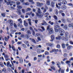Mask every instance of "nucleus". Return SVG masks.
I'll return each instance as SVG.
<instances>
[{
  "mask_svg": "<svg viewBox=\"0 0 73 73\" xmlns=\"http://www.w3.org/2000/svg\"><path fill=\"white\" fill-rule=\"evenodd\" d=\"M51 26L50 25H48L47 27V30H48V32L50 34H52L53 33V29L50 28Z\"/></svg>",
  "mask_w": 73,
  "mask_h": 73,
  "instance_id": "f257e3e1",
  "label": "nucleus"
},
{
  "mask_svg": "<svg viewBox=\"0 0 73 73\" xmlns=\"http://www.w3.org/2000/svg\"><path fill=\"white\" fill-rule=\"evenodd\" d=\"M59 30L60 33H65V31L62 29L59 28Z\"/></svg>",
  "mask_w": 73,
  "mask_h": 73,
  "instance_id": "f03ea898",
  "label": "nucleus"
},
{
  "mask_svg": "<svg viewBox=\"0 0 73 73\" xmlns=\"http://www.w3.org/2000/svg\"><path fill=\"white\" fill-rule=\"evenodd\" d=\"M8 23L9 24H10V26H13V21H12V20H9L8 21Z\"/></svg>",
  "mask_w": 73,
  "mask_h": 73,
  "instance_id": "7ed1b4c3",
  "label": "nucleus"
},
{
  "mask_svg": "<svg viewBox=\"0 0 73 73\" xmlns=\"http://www.w3.org/2000/svg\"><path fill=\"white\" fill-rule=\"evenodd\" d=\"M46 45H48L51 47L53 46H54V44L53 42L49 43H47L46 44Z\"/></svg>",
  "mask_w": 73,
  "mask_h": 73,
  "instance_id": "20e7f679",
  "label": "nucleus"
},
{
  "mask_svg": "<svg viewBox=\"0 0 73 73\" xmlns=\"http://www.w3.org/2000/svg\"><path fill=\"white\" fill-rule=\"evenodd\" d=\"M4 57L6 61H8V60H9V58H8V57H9V56L8 55H4Z\"/></svg>",
  "mask_w": 73,
  "mask_h": 73,
  "instance_id": "39448f33",
  "label": "nucleus"
},
{
  "mask_svg": "<svg viewBox=\"0 0 73 73\" xmlns=\"http://www.w3.org/2000/svg\"><path fill=\"white\" fill-rule=\"evenodd\" d=\"M51 40H50V41L51 42H53V40H54V38H55L54 36V35H52L51 36Z\"/></svg>",
  "mask_w": 73,
  "mask_h": 73,
  "instance_id": "423d86ee",
  "label": "nucleus"
},
{
  "mask_svg": "<svg viewBox=\"0 0 73 73\" xmlns=\"http://www.w3.org/2000/svg\"><path fill=\"white\" fill-rule=\"evenodd\" d=\"M25 43L26 45H27V46H29V42L28 41H25Z\"/></svg>",
  "mask_w": 73,
  "mask_h": 73,
  "instance_id": "0eeeda50",
  "label": "nucleus"
},
{
  "mask_svg": "<svg viewBox=\"0 0 73 73\" xmlns=\"http://www.w3.org/2000/svg\"><path fill=\"white\" fill-rule=\"evenodd\" d=\"M63 28L64 30H67L68 28V27L66 25H64V26L63 27Z\"/></svg>",
  "mask_w": 73,
  "mask_h": 73,
  "instance_id": "6e6552de",
  "label": "nucleus"
},
{
  "mask_svg": "<svg viewBox=\"0 0 73 73\" xmlns=\"http://www.w3.org/2000/svg\"><path fill=\"white\" fill-rule=\"evenodd\" d=\"M24 25H25V27H28V24L25 20L24 21Z\"/></svg>",
  "mask_w": 73,
  "mask_h": 73,
  "instance_id": "1a4fd4ad",
  "label": "nucleus"
},
{
  "mask_svg": "<svg viewBox=\"0 0 73 73\" xmlns=\"http://www.w3.org/2000/svg\"><path fill=\"white\" fill-rule=\"evenodd\" d=\"M19 60L20 63H21V64H23V60L22 58H20Z\"/></svg>",
  "mask_w": 73,
  "mask_h": 73,
  "instance_id": "9d476101",
  "label": "nucleus"
},
{
  "mask_svg": "<svg viewBox=\"0 0 73 73\" xmlns=\"http://www.w3.org/2000/svg\"><path fill=\"white\" fill-rule=\"evenodd\" d=\"M73 24L72 23H69L68 25V27L69 28H71L73 27Z\"/></svg>",
  "mask_w": 73,
  "mask_h": 73,
  "instance_id": "9b49d317",
  "label": "nucleus"
},
{
  "mask_svg": "<svg viewBox=\"0 0 73 73\" xmlns=\"http://www.w3.org/2000/svg\"><path fill=\"white\" fill-rule=\"evenodd\" d=\"M56 63L57 64V65L58 68H60V62H57Z\"/></svg>",
  "mask_w": 73,
  "mask_h": 73,
  "instance_id": "f8f14e48",
  "label": "nucleus"
},
{
  "mask_svg": "<svg viewBox=\"0 0 73 73\" xmlns=\"http://www.w3.org/2000/svg\"><path fill=\"white\" fill-rule=\"evenodd\" d=\"M73 47L72 46H70L67 47V49L68 50L71 49V48H73Z\"/></svg>",
  "mask_w": 73,
  "mask_h": 73,
  "instance_id": "ddd939ff",
  "label": "nucleus"
},
{
  "mask_svg": "<svg viewBox=\"0 0 73 73\" xmlns=\"http://www.w3.org/2000/svg\"><path fill=\"white\" fill-rule=\"evenodd\" d=\"M19 22L20 24H22V20L21 19H18L17 20Z\"/></svg>",
  "mask_w": 73,
  "mask_h": 73,
  "instance_id": "4468645a",
  "label": "nucleus"
},
{
  "mask_svg": "<svg viewBox=\"0 0 73 73\" xmlns=\"http://www.w3.org/2000/svg\"><path fill=\"white\" fill-rule=\"evenodd\" d=\"M61 8L62 9H66V7L65 5L62 6Z\"/></svg>",
  "mask_w": 73,
  "mask_h": 73,
  "instance_id": "2eb2a0df",
  "label": "nucleus"
},
{
  "mask_svg": "<svg viewBox=\"0 0 73 73\" xmlns=\"http://www.w3.org/2000/svg\"><path fill=\"white\" fill-rule=\"evenodd\" d=\"M52 7H54V4H55V3L53 1H52L51 3Z\"/></svg>",
  "mask_w": 73,
  "mask_h": 73,
  "instance_id": "dca6fc26",
  "label": "nucleus"
},
{
  "mask_svg": "<svg viewBox=\"0 0 73 73\" xmlns=\"http://www.w3.org/2000/svg\"><path fill=\"white\" fill-rule=\"evenodd\" d=\"M15 4V2L14 1H10V6H12V5H13V4Z\"/></svg>",
  "mask_w": 73,
  "mask_h": 73,
  "instance_id": "f3484780",
  "label": "nucleus"
},
{
  "mask_svg": "<svg viewBox=\"0 0 73 73\" xmlns=\"http://www.w3.org/2000/svg\"><path fill=\"white\" fill-rule=\"evenodd\" d=\"M62 4H64V5H65V4H67V2H66V1L65 0L63 1L62 2Z\"/></svg>",
  "mask_w": 73,
  "mask_h": 73,
  "instance_id": "a211bd4d",
  "label": "nucleus"
},
{
  "mask_svg": "<svg viewBox=\"0 0 73 73\" xmlns=\"http://www.w3.org/2000/svg\"><path fill=\"white\" fill-rule=\"evenodd\" d=\"M36 15L37 16H38V17H42V15L41 14H39L38 13H36Z\"/></svg>",
  "mask_w": 73,
  "mask_h": 73,
  "instance_id": "6ab92c4d",
  "label": "nucleus"
},
{
  "mask_svg": "<svg viewBox=\"0 0 73 73\" xmlns=\"http://www.w3.org/2000/svg\"><path fill=\"white\" fill-rule=\"evenodd\" d=\"M17 14L19 15H21V11L20 10H18L17 12Z\"/></svg>",
  "mask_w": 73,
  "mask_h": 73,
  "instance_id": "aec40b11",
  "label": "nucleus"
},
{
  "mask_svg": "<svg viewBox=\"0 0 73 73\" xmlns=\"http://www.w3.org/2000/svg\"><path fill=\"white\" fill-rule=\"evenodd\" d=\"M65 36H69V34L68 32H66L65 33Z\"/></svg>",
  "mask_w": 73,
  "mask_h": 73,
  "instance_id": "412c9836",
  "label": "nucleus"
},
{
  "mask_svg": "<svg viewBox=\"0 0 73 73\" xmlns=\"http://www.w3.org/2000/svg\"><path fill=\"white\" fill-rule=\"evenodd\" d=\"M55 13L56 15H58V10L57 9H56L55 10Z\"/></svg>",
  "mask_w": 73,
  "mask_h": 73,
  "instance_id": "4be33fe9",
  "label": "nucleus"
},
{
  "mask_svg": "<svg viewBox=\"0 0 73 73\" xmlns=\"http://www.w3.org/2000/svg\"><path fill=\"white\" fill-rule=\"evenodd\" d=\"M62 48H63V49H65V44L64 43H63L62 44Z\"/></svg>",
  "mask_w": 73,
  "mask_h": 73,
  "instance_id": "5701e85b",
  "label": "nucleus"
},
{
  "mask_svg": "<svg viewBox=\"0 0 73 73\" xmlns=\"http://www.w3.org/2000/svg\"><path fill=\"white\" fill-rule=\"evenodd\" d=\"M60 28V26L59 25H56L54 27V28L55 29L59 28Z\"/></svg>",
  "mask_w": 73,
  "mask_h": 73,
  "instance_id": "b1692460",
  "label": "nucleus"
},
{
  "mask_svg": "<svg viewBox=\"0 0 73 73\" xmlns=\"http://www.w3.org/2000/svg\"><path fill=\"white\" fill-rule=\"evenodd\" d=\"M62 21L63 23H65L66 22V19H62Z\"/></svg>",
  "mask_w": 73,
  "mask_h": 73,
  "instance_id": "393cba45",
  "label": "nucleus"
},
{
  "mask_svg": "<svg viewBox=\"0 0 73 73\" xmlns=\"http://www.w3.org/2000/svg\"><path fill=\"white\" fill-rule=\"evenodd\" d=\"M12 48L13 50V51H14L15 52V51H16V49H15V47L14 46H12Z\"/></svg>",
  "mask_w": 73,
  "mask_h": 73,
  "instance_id": "a878e982",
  "label": "nucleus"
},
{
  "mask_svg": "<svg viewBox=\"0 0 73 73\" xmlns=\"http://www.w3.org/2000/svg\"><path fill=\"white\" fill-rule=\"evenodd\" d=\"M37 6H38L39 7H41V4L40 3H39L38 2L37 3Z\"/></svg>",
  "mask_w": 73,
  "mask_h": 73,
  "instance_id": "bb28decb",
  "label": "nucleus"
},
{
  "mask_svg": "<svg viewBox=\"0 0 73 73\" xmlns=\"http://www.w3.org/2000/svg\"><path fill=\"white\" fill-rule=\"evenodd\" d=\"M43 24H42V25H46L47 24L46 23V22L45 21H43Z\"/></svg>",
  "mask_w": 73,
  "mask_h": 73,
  "instance_id": "cd10ccee",
  "label": "nucleus"
},
{
  "mask_svg": "<svg viewBox=\"0 0 73 73\" xmlns=\"http://www.w3.org/2000/svg\"><path fill=\"white\" fill-rule=\"evenodd\" d=\"M67 21L68 23H70L71 22L70 19L69 18H67Z\"/></svg>",
  "mask_w": 73,
  "mask_h": 73,
  "instance_id": "c85d7f7f",
  "label": "nucleus"
},
{
  "mask_svg": "<svg viewBox=\"0 0 73 73\" xmlns=\"http://www.w3.org/2000/svg\"><path fill=\"white\" fill-rule=\"evenodd\" d=\"M17 7L18 9H21L22 8V7L21 6L19 5L17 6Z\"/></svg>",
  "mask_w": 73,
  "mask_h": 73,
  "instance_id": "c756f323",
  "label": "nucleus"
},
{
  "mask_svg": "<svg viewBox=\"0 0 73 73\" xmlns=\"http://www.w3.org/2000/svg\"><path fill=\"white\" fill-rule=\"evenodd\" d=\"M52 52H54L55 54H56L57 52H56V49H53L52 50Z\"/></svg>",
  "mask_w": 73,
  "mask_h": 73,
  "instance_id": "7c9ffc66",
  "label": "nucleus"
},
{
  "mask_svg": "<svg viewBox=\"0 0 73 73\" xmlns=\"http://www.w3.org/2000/svg\"><path fill=\"white\" fill-rule=\"evenodd\" d=\"M68 5H69V6H71V7H72V8H73V5L71 3H69L68 4Z\"/></svg>",
  "mask_w": 73,
  "mask_h": 73,
  "instance_id": "2f4dec72",
  "label": "nucleus"
},
{
  "mask_svg": "<svg viewBox=\"0 0 73 73\" xmlns=\"http://www.w3.org/2000/svg\"><path fill=\"white\" fill-rule=\"evenodd\" d=\"M31 9L28 8H27V9L26 10V12H28V11H31Z\"/></svg>",
  "mask_w": 73,
  "mask_h": 73,
  "instance_id": "473e14b6",
  "label": "nucleus"
},
{
  "mask_svg": "<svg viewBox=\"0 0 73 73\" xmlns=\"http://www.w3.org/2000/svg\"><path fill=\"white\" fill-rule=\"evenodd\" d=\"M27 33L29 35H30L31 34V31L29 30L27 32Z\"/></svg>",
  "mask_w": 73,
  "mask_h": 73,
  "instance_id": "72a5a7b5",
  "label": "nucleus"
},
{
  "mask_svg": "<svg viewBox=\"0 0 73 73\" xmlns=\"http://www.w3.org/2000/svg\"><path fill=\"white\" fill-rule=\"evenodd\" d=\"M46 4L49 5L50 4V1H46Z\"/></svg>",
  "mask_w": 73,
  "mask_h": 73,
  "instance_id": "f704fd0d",
  "label": "nucleus"
},
{
  "mask_svg": "<svg viewBox=\"0 0 73 73\" xmlns=\"http://www.w3.org/2000/svg\"><path fill=\"white\" fill-rule=\"evenodd\" d=\"M38 12L39 13H41V10L40 8L38 9Z\"/></svg>",
  "mask_w": 73,
  "mask_h": 73,
  "instance_id": "c9c22d12",
  "label": "nucleus"
},
{
  "mask_svg": "<svg viewBox=\"0 0 73 73\" xmlns=\"http://www.w3.org/2000/svg\"><path fill=\"white\" fill-rule=\"evenodd\" d=\"M9 64H10V62L9 61L7 63V66L9 68Z\"/></svg>",
  "mask_w": 73,
  "mask_h": 73,
  "instance_id": "e433bc0d",
  "label": "nucleus"
},
{
  "mask_svg": "<svg viewBox=\"0 0 73 73\" xmlns=\"http://www.w3.org/2000/svg\"><path fill=\"white\" fill-rule=\"evenodd\" d=\"M55 32H59V29H55Z\"/></svg>",
  "mask_w": 73,
  "mask_h": 73,
  "instance_id": "4c0bfd02",
  "label": "nucleus"
},
{
  "mask_svg": "<svg viewBox=\"0 0 73 73\" xmlns=\"http://www.w3.org/2000/svg\"><path fill=\"white\" fill-rule=\"evenodd\" d=\"M53 17L54 18L55 20H57V17L56 15H54Z\"/></svg>",
  "mask_w": 73,
  "mask_h": 73,
  "instance_id": "58836bf2",
  "label": "nucleus"
},
{
  "mask_svg": "<svg viewBox=\"0 0 73 73\" xmlns=\"http://www.w3.org/2000/svg\"><path fill=\"white\" fill-rule=\"evenodd\" d=\"M56 40H60V39H61V36L56 37Z\"/></svg>",
  "mask_w": 73,
  "mask_h": 73,
  "instance_id": "ea45409f",
  "label": "nucleus"
},
{
  "mask_svg": "<svg viewBox=\"0 0 73 73\" xmlns=\"http://www.w3.org/2000/svg\"><path fill=\"white\" fill-rule=\"evenodd\" d=\"M64 57H66L68 56V54L66 53H64Z\"/></svg>",
  "mask_w": 73,
  "mask_h": 73,
  "instance_id": "a19ab883",
  "label": "nucleus"
},
{
  "mask_svg": "<svg viewBox=\"0 0 73 73\" xmlns=\"http://www.w3.org/2000/svg\"><path fill=\"white\" fill-rule=\"evenodd\" d=\"M22 46L24 48H27V46H26V45H25L24 44H22Z\"/></svg>",
  "mask_w": 73,
  "mask_h": 73,
  "instance_id": "79ce46f5",
  "label": "nucleus"
},
{
  "mask_svg": "<svg viewBox=\"0 0 73 73\" xmlns=\"http://www.w3.org/2000/svg\"><path fill=\"white\" fill-rule=\"evenodd\" d=\"M40 34L38 33H36V34L35 35L36 37H38L40 36Z\"/></svg>",
  "mask_w": 73,
  "mask_h": 73,
  "instance_id": "37998d69",
  "label": "nucleus"
},
{
  "mask_svg": "<svg viewBox=\"0 0 73 73\" xmlns=\"http://www.w3.org/2000/svg\"><path fill=\"white\" fill-rule=\"evenodd\" d=\"M4 39L5 41H8V39L7 38L6 36L5 37Z\"/></svg>",
  "mask_w": 73,
  "mask_h": 73,
  "instance_id": "c03bdc74",
  "label": "nucleus"
},
{
  "mask_svg": "<svg viewBox=\"0 0 73 73\" xmlns=\"http://www.w3.org/2000/svg\"><path fill=\"white\" fill-rule=\"evenodd\" d=\"M56 5L57 8H58V9H60L61 8V7H60L58 6L57 4H56Z\"/></svg>",
  "mask_w": 73,
  "mask_h": 73,
  "instance_id": "a18cd8bd",
  "label": "nucleus"
},
{
  "mask_svg": "<svg viewBox=\"0 0 73 73\" xmlns=\"http://www.w3.org/2000/svg\"><path fill=\"white\" fill-rule=\"evenodd\" d=\"M5 71H6V69H5V68H3V69L2 70V71L4 72L5 73Z\"/></svg>",
  "mask_w": 73,
  "mask_h": 73,
  "instance_id": "49530a36",
  "label": "nucleus"
},
{
  "mask_svg": "<svg viewBox=\"0 0 73 73\" xmlns=\"http://www.w3.org/2000/svg\"><path fill=\"white\" fill-rule=\"evenodd\" d=\"M25 36L28 39V38H29V36L27 35H25Z\"/></svg>",
  "mask_w": 73,
  "mask_h": 73,
  "instance_id": "de8ad7c7",
  "label": "nucleus"
},
{
  "mask_svg": "<svg viewBox=\"0 0 73 73\" xmlns=\"http://www.w3.org/2000/svg\"><path fill=\"white\" fill-rule=\"evenodd\" d=\"M14 27L15 28H17V26L16 24L15 23H14Z\"/></svg>",
  "mask_w": 73,
  "mask_h": 73,
  "instance_id": "09e8293b",
  "label": "nucleus"
},
{
  "mask_svg": "<svg viewBox=\"0 0 73 73\" xmlns=\"http://www.w3.org/2000/svg\"><path fill=\"white\" fill-rule=\"evenodd\" d=\"M1 16H3V17H5V13H1Z\"/></svg>",
  "mask_w": 73,
  "mask_h": 73,
  "instance_id": "8fccbe9b",
  "label": "nucleus"
},
{
  "mask_svg": "<svg viewBox=\"0 0 73 73\" xmlns=\"http://www.w3.org/2000/svg\"><path fill=\"white\" fill-rule=\"evenodd\" d=\"M32 42H33L35 43V44H36V41L34 39H32Z\"/></svg>",
  "mask_w": 73,
  "mask_h": 73,
  "instance_id": "3c124183",
  "label": "nucleus"
},
{
  "mask_svg": "<svg viewBox=\"0 0 73 73\" xmlns=\"http://www.w3.org/2000/svg\"><path fill=\"white\" fill-rule=\"evenodd\" d=\"M29 2L31 3H32V4H35V2H33V0H29Z\"/></svg>",
  "mask_w": 73,
  "mask_h": 73,
  "instance_id": "603ef678",
  "label": "nucleus"
},
{
  "mask_svg": "<svg viewBox=\"0 0 73 73\" xmlns=\"http://www.w3.org/2000/svg\"><path fill=\"white\" fill-rule=\"evenodd\" d=\"M32 33L33 35V36H34L35 34V31L34 30H32Z\"/></svg>",
  "mask_w": 73,
  "mask_h": 73,
  "instance_id": "864d4df0",
  "label": "nucleus"
},
{
  "mask_svg": "<svg viewBox=\"0 0 73 73\" xmlns=\"http://www.w3.org/2000/svg\"><path fill=\"white\" fill-rule=\"evenodd\" d=\"M61 39L62 40H65V38L64 37V36H62L61 37Z\"/></svg>",
  "mask_w": 73,
  "mask_h": 73,
  "instance_id": "5fc2aeb1",
  "label": "nucleus"
},
{
  "mask_svg": "<svg viewBox=\"0 0 73 73\" xmlns=\"http://www.w3.org/2000/svg\"><path fill=\"white\" fill-rule=\"evenodd\" d=\"M49 23L50 24H51V25H53V22H51V21H49Z\"/></svg>",
  "mask_w": 73,
  "mask_h": 73,
  "instance_id": "6e6d98bb",
  "label": "nucleus"
},
{
  "mask_svg": "<svg viewBox=\"0 0 73 73\" xmlns=\"http://www.w3.org/2000/svg\"><path fill=\"white\" fill-rule=\"evenodd\" d=\"M22 11L23 13H25V10L24 9H22Z\"/></svg>",
  "mask_w": 73,
  "mask_h": 73,
  "instance_id": "4d7b16f0",
  "label": "nucleus"
},
{
  "mask_svg": "<svg viewBox=\"0 0 73 73\" xmlns=\"http://www.w3.org/2000/svg\"><path fill=\"white\" fill-rule=\"evenodd\" d=\"M51 69H53V70H55V68L54 67L52 66L51 67Z\"/></svg>",
  "mask_w": 73,
  "mask_h": 73,
  "instance_id": "13d9d810",
  "label": "nucleus"
},
{
  "mask_svg": "<svg viewBox=\"0 0 73 73\" xmlns=\"http://www.w3.org/2000/svg\"><path fill=\"white\" fill-rule=\"evenodd\" d=\"M56 48H60V46L59 44H57L56 46Z\"/></svg>",
  "mask_w": 73,
  "mask_h": 73,
  "instance_id": "bf43d9fd",
  "label": "nucleus"
},
{
  "mask_svg": "<svg viewBox=\"0 0 73 73\" xmlns=\"http://www.w3.org/2000/svg\"><path fill=\"white\" fill-rule=\"evenodd\" d=\"M70 62L69 61H67L66 62V64H69Z\"/></svg>",
  "mask_w": 73,
  "mask_h": 73,
  "instance_id": "052dcab7",
  "label": "nucleus"
},
{
  "mask_svg": "<svg viewBox=\"0 0 73 73\" xmlns=\"http://www.w3.org/2000/svg\"><path fill=\"white\" fill-rule=\"evenodd\" d=\"M17 44L18 45H20V44H22V42H17Z\"/></svg>",
  "mask_w": 73,
  "mask_h": 73,
  "instance_id": "680f3d73",
  "label": "nucleus"
},
{
  "mask_svg": "<svg viewBox=\"0 0 73 73\" xmlns=\"http://www.w3.org/2000/svg\"><path fill=\"white\" fill-rule=\"evenodd\" d=\"M17 5H20V2L19 1L17 2Z\"/></svg>",
  "mask_w": 73,
  "mask_h": 73,
  "instance_id": "e2e57ef3",
  "label": "nucleus"
},
{
  "mask_svg": "<svg viewBox=\"0 0 73 73\" xmlns=\"http://www.w3.org/2000/svg\"><path fill=\"white\" fill-rule=\"evenodd\" d=\"M65 41H67L68 40V37L66 36L65 38Z\"/></svg>",
  "mask_w": 73,
  "mask_h": 73,
  "instance_id": "0e129e2a",
  "label": "nucleus"
},
{
  "mask_svg": "<svg viewBox=\"0 0 73 73\" xmlns=\"http://www.w3.org/2000/svg\"><path fill=\"white\" fill-rule=\"evenodd\" d=\"M41 28L42 29V30H43V31H45V28H44V27H41Z\"/></svg>",
  "mask_w": 73,
  "mask_h": 73,
  "instance_id": "69168bd1",
  "label": "nucleus"
},
{
  "mask_svg": "<svg viewBox=\"0 0 73 73\" xmlns=\"http://www.w3.org/2000/svg\"><path fill=\"white\" fill-rule=\"evenodd\" d=\"M45 54L46 55H48L49 54V52H48L46 51L45 52Z\"/></svg>",
  "mask_w": 73,
  "mask_h": 73,
  "instance_id": "338daca9",
  "label": "nucleus"
},
{
  "mask_svg": "<svg viewBox=\"0 0 73 73\" xmlns=\"http://www.w3.org/2000/svg\"><path fill=\"white\" fill-rule=\"evenodd\" d=\"M45 15L46 16H48L49 15V13H46L45 14Z\"/></svg>",
  "mask_w": 73,
  "mask_h": 73,
  "instance_id": "774afa93",
  "label": "nucleus"
}]
</instances>
